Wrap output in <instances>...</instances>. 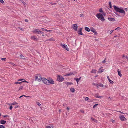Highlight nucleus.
Segmentation results:
<instances>
[{
    "instance_id": "nucleus-1",
    "label": "nucleus",
    "mask_w": 128,
    "mask_h": 128,
    "mask_svg": "<svg viewBox=\"0 0 128 128\" xmlns=\"http://www.w3.org/2000/svg\"><path fill=\"white\" fill-rule=\"evenodd\" d=\"M113 7L114 10L116 12L124 14H125V11L124 10L123 8L122 7L118 8L115 6H114Z\"/></svg>"
},
{
    "instance_id": "nucleus-2",
    "label": "nucleus",
    "mask_w": 128,
    "mask_h": 128,
    "mask_svg": "<svg viewBox=\"0 0 128 128\" xmlns=\"http://www.w3.org/2000/svg\"><path fill=\"white\" fill-rule=\"evenodd\" d=\"M96 16L98 19L100 20L102 22H104L105 20V19L102 14L100 13L96 15Z\"/></svg>"
},
{
    "instance_id": "nucleus-3",
    "label": "nucleus",
    "mask_w": 128,
    "mask_h": 128,
    "mask_svg": "<svg viewBox=\"0 0 128 128\" xmlns=\"http://www.w3.org/2000/svg\"><path fill=\"white\" fill-rule=\"evenodd\" d=\"M42 78L41 75L40 74H37L35 76V80L36 81L40 82Z\"/></svg>"
},
{
    "instance_id": "nucleus-4",
    "label": "nucleus",
    "mask_w": 128,
    "mask_h": 128,
    "mask_svg": "<svg viewBox=\"0 0 128 128\" xmlns=\"http://www.w3.org/2000/svg\"><path fill=\"white\" fill-rule=\"evenodd\" d=\"M41 80H42L44 84L49 85V81L46 78H42Z\"/></svg>"
},
{
    "instance_id": "nucleus-5",
    "label": "nucleus",
    "mask_w": 128,
    "mask_h": 128,
    "mask_svg": "<svg viewBox=\"0 0 128 128\" xmlns=\"http://www.w3.org/2000/svg\"><path fill=\"white\" fill-rule=\"evenodd\" d=\"M57 77V80L59 82H62L64 80V78L62 76L58 75Z\"/></svg>"
},
{
    "instance_id": "nucleus-6",
    "label": "nucleus",
    "mask_w": 128,
    "mask_h": 128,
    "mask_svg": "<svg viewBox=\"0 0 128 128\" xmlns=\"http://www.w3.org/2000/svg\"><path fill=\"white\" fill-rule=\"evenodd\" d=\"M32 32L34 34H41L43 33V32L40 31L38 29H35L33 30Z\"/></svg>"
},
{
    "instance_id": "nucleus-7",
    "label": "nucleus",
    "mask_w": 128,
    "mask_h": 128,
    "mask_svg": "<svg viewBox=\"0 0 128 128\" xmlns=\"http://www.w3.org/2000/svg\"><path fill=\"white\" fill-rule=\"evenodd\" d=\"M61 46L62 47L65 48L67 51H68L69 50V49L66 45L65 44H61Z\"/></svg>"
},
{
    "instance_id": "nucleus-8",
    "label": "nucleus",
    "mask_w": 128,
    "mask_h": 128,
    "mask_svg": "<svg viewBox=\"0 0 128 128\" xmlns=\"http://www.w3.org/2000/svg\"><path fill=\"white\" fill-rule=\"evenodd\" d=\"M72 28L75 31L77 30L78 26L76 24H73L72 26Z\"/></svg>"
},
{
    "instance_id": "nucleus-9",
    "label": "nucleus",
    "mask_w": 128,
    "mask_h": 128,
    "mask_svg": "<svg viewBox=\"0 0 128 128\" xmlns=\"http://www.w3.org/2000/svg\"><path fill=\"white\" fill-rule=\"evenodd\" d=\"M120 120H121L124 121L126 120L125 117L123 116V115H120L119 116Z\"/></svg>"
},
{
    "instance_id": "nucleus-10",
    "label": "nucleus",
    "mask_w": 128,
    "mask_h": 128,
    "mask_svg": "<svg viewBox=\"0 0 128 128\" xmlns=\"http://www.w3.org/2000/svg\"><path fill=\"white\" fill-rule=\"evenodd\" d=\"M49 81V85L50 84H54V82L52 78H50L49 80H48Z\"/></svg>"
},
{
    "instance_id": "nucleus-11",
    "label": "nucleus",
    "mask_w": 128,
    "mask_h": 128,
    "mask_svg": "<svg viewBox=\"0 0 128 128\" xmlns=\"http://www.w3.org/2000/svg\"><path fill=\"white\" fill-rule=\"evenodd\" d=\"M76 73V72H70L68 74H66L65 76H70L72 75H74V74Z\"/></svg>"
},
{
    "instance_id": "nucleus-12",
    "label": "nucleus",
    "mask_w": 128,
    "mask_h": 128,
    "mask_svg": "<svg viewBox=\"0 0 128 128\" xmlns=\"http://www.w3.org/2000/svg\"><path fill=\"white\" fill-rule=\"evenodd\" d=\"M31 38L32 40L34 41H36L38 40L37 38L35 36H33L31 37Z\"/></svg>"
},
{
    "instance_id": "nucleus-13",
    "label": "nucleus",
    "mask_w": 128,
    "mask_h": 128,
    "mask_svg": "<svg viewBox=\"0 0 128 128\" xmlns=\"http://www.w3.org/2000/svg\"><path fill=\"white\" fill-rule=\"evenodd\" d=\"M91 120L92 122H94L96 123H97L98 122V121L96 120L92 117L91 118Z\"/></svg>"
},
{
    "instance_id": "nucleus-14",
    "label": "nucleus",
    "mask_w": 128,
    "mask_h": 128,
    "mask_svg": "<svg viewBox=\"0 0 128 128\" xmlns=\"http://www.w3.org/2000/svg\"><path fill=\"white\" fill-rule=\"evenodd\" d=\"M82 28H80V29L78 31V34L81 35H83V34L82 32Z\"/></svg>"
},
{
    "instance_id": "nucleus-15",
    "label": "nucleus",
    "mask_w": 128,
    "mask_h": 128,
    "mask_svg": "<svg viewBox=\"0 0 128 128\" xmlns=\"http://www.w3.org/2000/svg\"><path fill=\"white\" fill-rule=\"evenodd\" d=\"M108 19L110 21L114 22L115 21V19L112 18H108Z\"/></svg>"
},
{
    "instance_id": "nucleus-16",
    "label": "nucleus",
    "mask_w": 128,
    "mask_h": 128,
    "mask_svg": "<svg viewBox=\"0 0 128 128\" xmlns=\"http://www.w3.org/2000/svg\"><path fill=\"white\" fill-rule=\"evenodd\" d=\"M98 94H94V96L96 98H100L101 96H98Z\"/></svg>"
},
{
    "instance_id": "nucleus-17",
    "label": "nucleus",
    "mask_w": 128,
    "mask_h": 128,
    "mask_svg": "<svg viewBox=\"0 0 128 128\" xmlns=\"http://www.w3.org/2000/svg\"><path fill=\"white\" fill-rule=\"evenodd\" d=\"M107 77L109 81L111 84H113L114 82L112 80H111L109 78V76H107Z\"/></svg>"
},
{
    "instance_id": "nucleus-18",
    "label": "nucleus",
    "mask_w": 128,
    "mask_h": 128,
    "mask_svg": "<svg viewBox=\"0 0 128 128\" xmlns=\"http://www.w3.org/2000/svg\"><path fill=\"white\" fill-rule=\"evenodd\" d=\"M117 71H118V75L120 76L121 77L122 76V75L121 74L120 71L119 69Z\"/></svg>"
},
{
    "instance_id": "nucleus-19",
    "label": "nucleus",
    "mask_w": 128,
    "mask_h": 128,
    "mask_svg": "<svg viewBox=\"0 0 128 128\" xmlns=\"http://www.w3.org/2000/svg\"><path fill=\"white\" fill-rule=\"evenodd\" d=\"M91 31L92 32L94 33L95 34H97V32H96V30L94 28H92V29L91 30Z\"/></svg>"
},
{
    "instance_id": "nucleus-20",
    "label": "nucleus",
    "mask_w": 128,
    "mask_h": 128,
    "mask_svg": "<svg viewBox=\"0 0 128 128\" xmlns=\"http://www.w3.org/2000/svg\"><path fill=\"white\" fill-rule=\"evenodd\" d=\"M102 67H101L99 69V70L98 71V73H101L104 72V70L102 69Z\"/></svg>"
},
{
    "instance_id": "nucleus-21",
    "label": "nucleus",
    "mask_w": 128,
    "mask_h": 128,
    "mask_svg": "<svg viewBox=\"0 0 128 128\" xmlns=\"http://www.w3.org/2000/svg\"><path fill=\"white\" fill-rule=\"evenodd\" d=\"M42 31L45 30L48 32H50L52 31V30H46V29H44V28H42Z\"/></svg>"
},
{
    "instance_id": "nucleus-22",
    "label": "nucleus",
    "mask_w": 128,
    "mask_h": 128,
    "mask_svg": "<svg viewBox=\"0 0 128 128\" xmlns=\"http://www.w3.org/2000/svg\"><path fill=\"white\" fill-rule=\"evenodd\" d=\"M81 78L80 77L79 78H76L74 79L75 80H76L78 84V82L80 80Z\"/></svg>"
},
{
    "instance_id": "nucleus-23",
    "label": "nucleus",
    "mask_w": 128,
    "mask_h": 128,
    "mask_svg": "<svg viewBox=\"0 0 128 128\" xmlns=\"http://www.w3.org/2000/svg\"><path fill=\"white\" fill-rule=\"evenodd\" d=\"M84 28L85 30L88 31V32H89L90 31V28L87 27H85Z\"/></svg>"
},
{
    "instance_id": "nucleus-24",
    "label": "nucleus",
    "mask_w": 128,
    "mask_h": 128,
    "mask_svg": "<svg viewBox=\"0 0 128 128\" xmlns=\"http://www.w3.org/2000/svg\"><path fill=\"white\" fill-rule=\"evenodd\" d=\"M6 121L3 120H1L0 121V123L2 124H4L6 123Z\"/></svg>"
},
{
    "instance_id": "nucleus-25",
    "label": "nucleus",
    "mask_w": 128,
    "mask_h": 128,
    "mask_svg": "<svg viewBox=\"0 0 128 128\" xmlns=\"http://www.w3.org/2000/svg\"><path fill=\"white\" fill-rule=\"evenodd\" d=\"M65 83L68 86L70 84H72V83L70 82H65Z\"/></svg>"
},
{
    "instance_id": "nucleus-26",
    "label": "nucleus",
    "mask_w": 128,
    "mask_h": 128,
    "mask_svg": "<svg viewBox=\"0 0 128 128\" xmlns=\"http://www.w3.org/2000/svg\"><path fill=\"white\" fill-rule=\"evenodd\" d=\"M20 58L22 59H24L25 57L22 54H20Z\"/></svg>"
},
{
    "instance_id": "nucleus-27",
    "label": "nucleus",
    "mask_w": 128,
    "mask_h": 128,
    "mask_svg": "<svg viewBox=\"0 0 128 128\" xmlns=\"http://www.w3.org/2000/svg\"><path fill=\"white\" fill-rule=\"evenodd\" d=\"M54 127L53 126H46V128H53Z\"/></svg>"
},
{
    "instance_id": "nucleus-28",
    "label": "nucleus",
    "mask_w": 128,
    "mask_h": 128,
    "mask_svg": "<svg viewBox=\"0 0 128 128\" xmlns=\"http://www.w3.org/2000/svg\"><path fill=\"white\" fill-rule=\"evenodd\" d=\"M70 90V91L72 92H74L75 91V90L74 88H71Z\"/></svg>"
},
{
    "instance_id": "nucleus-29",
    "label": "nucleus",
    "mask_w": 128,
    "mask_h": 128,
    "mask_svg": "<svg viewBox=\"0 0 128 128\" xmlns=\"http://www.w3.org/2000/svg\"><path fill=\"white\" fill-rule=\"evenodd\" d=\"M96 70H92L91 72L93 73H96Z\"/></svg>"
},
{
    "instance_id": "nucleus-30",
    "label": "nucleus",
    "mask_w": 128,
    "mask_h": 128,
    "mask_svg": "<svg viewBox=\"0 0 128 128\" xmlns=\"http://www.w3.org/2000/svg\"><path fill=\"white\" fill-rule=\"evenodd\" d=\"M16 104H18V103L15 102H14L12 103L11 104V105H14Z\"/></svg>"
},
{
    "instance_id": "nucleus-31",
    "label": "nucleus",
    "mask_w": 128,
    "mask_h": 128,
    "mask_svg": "<svg viewBox=\"0 0 128 128\" xmlns=\"http://www.w3.org/2000/svg\"><path fill=\"white\" fill-rule=\"evenodd\" d=\"M23 88V86H20V87L19 88L18 90H22Z\"/></svg>"
},
{
    "instance_id": "nucleus-32",
    "label": "nucleus",
    "mask_w": 128,
    "mask_h": 128,
    "mask_svg": "<svg viewBox=\"0 0 128 128\" xmlns=\"http://www.w3.org/2000/svg\"><path fill=\"white\" fill-rule=\"evenodd\" d=\"M22 82V81L21 82H16L14 83V84H20Z\"/></svg>"
},
{
    "instance_id": "nucleus-33",
    "label": "nucleus",
    "mask_w": 128,
    "mask_h": 128,
    "mask_svg": "<svg viewBox=\"0 0 128 128\" xmlns=\"http://www.w3.org/2000/svg\"><path fill=\"white\" fill-rule=\"evenodd\" d=\"M99 86L103 88L104 86V85L102 84H99Z\"/></svg>"
},
{
    "instance_id": "nucleus-34",
    "label": "nucleus",
    "mask_w": 128,
    "mask_h": 128,
    "mask_svg": "<svg viewBox=\"0 0 128 128\" xmlns=\"http://www.w3.org/2000/svg\"><path fill=\"white\" fill-rule=\"evenodd\" d=\"M109 4L110 8H112V6L111 2H109Z\"/></svg>"
},
{
    "instance_id": "nucleus-35",
    "label": "nucleus",
    "mask_w": 128,
    "mask_h": 128,
    "mask_svg": "<svg viewBox=\"0 0 128 128\" xmlns=\"http://www.w3.org/2000/svg\"><path fill=\"white\" fill-rule=\"evenodd\" d=\"M99 12H100L103 13V11L102 8H101L99 9Z\"/></svg>"
},
{
    "instance_id": "nucleus-36",
    "label": "nucleus",
    "mask_w": 128,
    "mask_h": 128,
    "mask_svg": "<svg viewBox=\"0 0 128 128\" xmlns=\"http://www.w3.org/2000/svg\"><path fill=\"white\" fill-rule=\"evenodd\" d=\"M36 104H37L40 107L41 106V104H40L38 102H37Z\"/></svg>"
},
{
    "instance_id": "nucleus-37",
    "label": "nucleus",
    "mask_w": 128,
    "mask_h": 128,
    "mask_svg": "<svg viewBox=\"0 0 128 128\" xmlns=\"http://www.w3.org/2000/svg\"><path fill=\"white\" fill-rule=\"evenodd\" d=\"M5 126L2 125H0V128H5Z\"/></svg>"
},
{
    "instance_id": "nucleus-38",
    "label": "nucleus",
    "mask_w": 128,
    "mask_h": 128,
    "mask_svg": "<svg viewBox=\"0 0 128 128\" xmlns=\"http://www.w3.org/2000/svg\"><path fill=\"white\" fill-rule=\"evenodd\" d=\"M98 105V104H96L94 105L93 106V108H95L96 107V106H97Z\"/></svg>"
},
{
    "instance_id": "nucleus-39",
    "label": "nucleus",
    "mask_w": 128,
    "mask_h": 128,
    "mask_svg": "<svg viewBox=\"0 0 128 128\" xmlns=\"http://www.w3.org/2000/svg\"><path fill=\"white\" fill-rule=\"evenodd\" d=\"M120 28H119V27H118L116 28L115 29V30H120Z\"/></svg>"
},
{
    "instance_id": "nucleus-40",
    "label": "nucleus",
    "mask_w": 128,
    "mask_h": 128,
    "mask_svg": "<svg viewBox=\"0 0 128 128\" xmlns=\"http://www.w3.org/2000/svg\"><path fill=\"white\" fill-rule=\"evenodd\" d=\"M89 99V98L88 97H86L85 98V100H86V101H87Z\"/></svg>"
},
{
    "instance_id": "nucleus-41",
    "label": "nucleus",
    "mask_w": 128,
    "mask_h": 128,
    "mask_svg": "<svg viewBox=\"0 0 128 128\" xmlns=\"http://www.w3.org/2000/svg\"><path fill=\"white\" fill-rule=\"evenodd\" d=\"M80 17H82L84 16V15L83 14H80Z\"/></svg>"
},
{
    "instance_id": "nucleus-42",
    "label": "nucleus",
    "mask_w": 128,
    "mask_h": 128,
    "mask_svg": "<svg viewBox=\"0 0 128 128\" xmlns=\"http://www.w3.org/2000/svg\"><path fill=\"white\" fill-rule=\"evenodd\" d=\"M1 60H6V58H1Z\"/></svg>"
},
{
    "instance_id": "nucleus-43",
    "label": "nucleus",
    "mask_w": 128,
    "mask_h": 128,
    "mask_svg": "<svg viewBox=\"0 0 128 128\" xmlns=\"http://www.w3.org/2000/svg\"><path fill=\"white\" fill-rule=\"evenodd\" d=\"M24 80V79H18V81H22V80Z\"/></svg>"
},
{
    "instance_id": "nucleus-44",
    "label": "nucleus",
    "mask_w": 128,
    "mask_h": 128,
    "mask_svg": "<svg viewBox=\"0 0 128 128\" xmlns=\"http://www.w3.org/2000/svg\"><path fill=\"white\" fill-rule=\"evenodd\" d=\"M0 2L2 3H3L4 2L3 0H0Z\"/></svg>"
},
{
    "instance_id": "nucleus-45",
    "label": "nucleus",
    "mask_w": 128,
    "mask_h": 128,
    "mask_svg": "<svg viewBox=\"0 0 128 128\" xmlns=\"http://www.w3.org/2000/svg\"><path fill=\"white\" fill-rule=\"evenodd\" d=\"M12 106H10V107L9 108H10V110H11L12 109Z\"/></svg>"
},
{
    "instance_id": "nucleus-46",
    "label": "nucleus",
    "mask_w": 128,
    "mask_h": 128,
    "mask_svg": "<svg viewBox=\"0 0 128 128\" xmlns=\"http://www.w3.org/2000/svg\"><path fill=\"white\" fill-rule=\"evenodd\" d=\"M113 31L114 30H111L110 32V34H112V32H113Z\"/></svg>"
},
{
    "instance_id": "nucleus-47",
    "label": "nucleus",
    "mask_w": 128,
    "mask_h": 128,
    "mask_svg": "<svg viewBox=\"0 0 128 128\" xmlns=\"http://www.w3.org/2000/svg\"><path fill=\"white\" fill-rule=\"evenodd\" d=\"M96 86H97V87H98L99 86V84H96Z\"/></svg>"
},
{
    "instance_id": "nucleus-48",
    "label": "nucleus",
    "mask_w": 128,
    "mask_h": 128,
    "mask_svg": "<svg viewBox=\"0 0 128 128\" xmlns=\"http://www.w3.org/2000/svg\"><path fill=\"white\" fill-rule=\"evenodd\" d=\"M21 2H22L25 5L26 4V3L25 2H23V1H22Z\"/></svg>"
},
{
    "instance_id": "nucleus-49",
    "label": "nucleus",
    "mask_w": 128,
    "mask_h": 128,
    "mask_svg": "<svg viewBox=\"0 0 128 128\" xmlns=\"http://www.w3.org/2000/svg\"><path fill=\"white\" fill-rule=\"evenodd\" d=\"M105 62H106V61L105 60H103L102 62L103 63H105Z\"/></svg>"
},
{
    "instance_id": "nucleus-50",
    "label": "nucleus",
    "mask_w": 128,
    "mask_h": 128,
    "mask_svg": "<svg viewBox=\"0 0 128 128\" xmlns=\"http://www.w3.org/2000/svg\"><path fill=\"white\" fill-rule=\"evenodd\" d=\"M22 82H25L26 83H28V82L26 80L23 81H22Z\"/></svg>"
},
{
    "instance_id": "nucleus-51",
    "label": "nucleus",
    "mask_w": 128,
    "mask_h": 128,
    "mask_svg": "<svg viewBox=\"0 0 128 128\" xmlns=\"http://www.w3.org/2000/svg\"><path fill=\"white\" fill-rule=\"evenodd\" d=\"M69 109H70V108L68 107H67L66 108V109L67 110H68H68H69Z\"/></svg>"
},
{
    "instance_id": "nucleus-52",
    "label": "nucleus",
    "mask_w": 128,
    "mask_h": 128,
    "mask_svg": "<svg viewBox=\"0 0 128 128\" xmlns=\"http://www.w3.org/2000/svg\"><path fill=\"white\" fill-rule=\"evenodd\" d=\"M25 21L26 22H28V20H27V19H26L25 20Z\"/></svg>"
},
{
    "instance_id": "nucleus-53",
    "label": "nucleus",
    "mask_w": 128,
    "mask_h": 128,
    "mask_svg": "<svg viewBox=\"0 0 128 128\" xmlns=\"http://www.w3.org/2000/svg\"><path fill=\"white\" fill-rule=\"evenodd\" d=\"M18 106H15V108H18Z\"/></svg>"
},
{
    "instance_id": "nucleus-54",
    "label": "nucleus",
    "mask_w": 128,
    "mask_h": 128,
    "mask_svg": "<svg viewBox=\"0 0 128 128\" xmlns=\"http://www.w3.org/2000/svg\"><path fill=\"white\" fill-rule=\"evenodd\" d=\"M52 40V38H50V39H48V40H47V41H48V40Z\"/></svg>"
},
{
    "instance_id": "nucleus-55",
    "label": "nucleus",
    "mask_w": 128,
    "mask_h": 128,
    "mask_svg": "<svg viewBox=\"0 0 128 128\" xmlns=\"http://www.w3.org/2000/svg\"><path fill=\"white\" fill-rule=\"evenodd\" d=\"M50 4H52V5H53V4H54V3H53V2H51V3H50Z\"/></svg>"
},
{
    "instance_id": "nucleus-56",
    "label": "nucleus",
    "mask_w": 128,
    "mask_h": 128,
    "mask_svg": "<svg viewBox=\"0 0 128 128\" xmlns=\"http://www.w3.org/2000/svg\"><path fill=\"white\" fill-rule=\"evenodd\" d=\"M96 84H95L94 83H93V85H94L95 86H96Z\"/></svg>"
},
{
    "instance_id": "nucleus-57",
    "label": "nucleus",
    "mask_w": 128,
    "mask_h": 128,
    "mask_svg": "<svg viewBox=\"0 0 128 128\" xmlns=\"http://www.w3.org/2000/svg\"><path fill=\"white\" fill-rule=\"evenodd\" d=\"M12 65L13 66H14L15 65V64H14V63H12Z\"/></svg>"
},
{
    "instance_id": "nucleus-58",
    "label": "nucleus",
    "mask_w": 128,
    "mask_h": 128,
    "mask_svg": "<svg viewBox=\"0 0 128 128\" xmlns=\"http://www.w3.org/2000/svg\"><path fill=\"white\" fill-rule=\"evenodd\" d=\"M7 116H7V115H5V116H3V117H6Z\"/></svg>"
},
{
    "instance_id": "nucleus-59",
    "label": "nucleus",
    "mask_w": 128,
    "mask_h": 128,
    "mask_svg": "<svg viewBox=\"0 0 128 128\" xmlns=\"http://www.w3.org/2000/svg\"><path fill=\"white\" fill-rule=\"evenodd\" d=\"M112 122H114V120H112Z\"/></svg>"
},
{
    "instance_id": "nucleus-60",
    "label": "nucleus",
    "mask_w": 128,
    "mask_h": 128,
    "mask_svg": "<svg viewBox=\"0 0 128 128\" xmlns=\"http://www.w3.org/2000/svg\"><path fill=\"white\" fill-rule=\"evenodd\" d=\"M126 58L127 59H128V57L127 56H126Z\"/></svg>"
},
{
    "instance_id": "nucleus-61",
    "label": "nucleus",
    "mask_w": 128,
    "mask_h": 128,
    "mask_svg": "<svg viewBox=\"0 0 128 128\" xmlns=\"http://www.w3.org/2000/svg\"><path fill=\"white\" fill-rule=\"evenodd\" d=\"M123 57H126V56H125V55H123Z\"/></svg>"
},
{
    "instance_id": "nucleus-62",
    "label": "nucleus",
    "mask_w": 128,
    "mask_h": 128,
    "mask_svg": "<svg viewBox=\"0 0 128 128\" xmlns=\"http://www.w3.org/2000/svg\"><path fill=\"white\" fill-rule=\"evenodd\" d=\"M23 96H24V97H26V96H25V95H22Z\"/></svg>"
},
{
    "instance_id": "nucleus-63",
    "label": "nucleus",
    "mask_w": 128,
    "mask_h": 128,
    "mask_svg": "<svg viewBox=\"0 0 128 128\" xmlns=\"http://www.w3.org/2000/svg\"><path fill=\"white\" fill-rule=\"evenodd\" d=\"M22 97H23V96H20V97H19V98H21Z\"/></svg>"
},
{
    "instance_id": "nucleus-64",
    "label": "nucleus",
    "mask_w": 128,
    "mask_h": 128,
    "mask_svg": "<svg viewBox=\"0 0 128 128\" xmlns=\"http://www.w3.org/2000/svg\"><path fill=\"white\" fill-rule=\"evenodd\" d=\"M30 97V96H26V97Z\"/></svg>"
}]
</instances>
